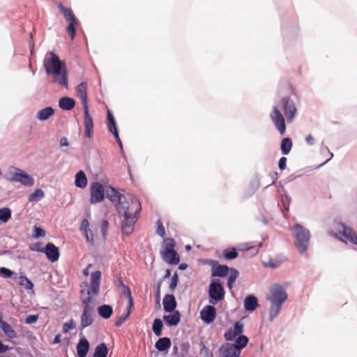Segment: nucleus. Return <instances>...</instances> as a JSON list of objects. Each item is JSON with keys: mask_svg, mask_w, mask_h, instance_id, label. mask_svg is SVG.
Wrapping results in <instances>:
<instances>
[{"mask_svg": "<svg viewBox=\"0 0 357 357\" xmlns=\"http://www.w3.org/2000/svg\"><path fill=\"white\" fill-rule=\"evenodd\" d=\"M101 272L97 271L91 274L90 283L83 282L81 284L80 297L83 305V312L81 316V326L84 328L93 322V298L100 291Z\"/></svg>", "mask_w": 357, "mask_h": 357, "instance_id": "obj_1", "label": "nucleus"}, {"mask_svg": "<svg viewBox=\"0 0 357 357\" xmlns=\"http://www.w3.org/2000/svg\"><path fill=\"white\" fill-rule=\"evenodd\" d=\"M116 210L121 219V231L126 236L131 234L139 218L142 210L140 202L133 196L126 197L116 204Z\"/></svg>", "mask_w": 357, "mask_h": 357, "instance_id": "obj_2", "label": "nucleus"}, {"mask_svg": "<svg viewBox=\"0 0 357 357\" xmlns=\"http://www.w3.org/2000/svg\"><path fill=\"white\" fill-rule=\"evenodd\" d=\"M43 66L47 75L53 77L52 82L68 88V73L66 66L59 56L53 53H48L43 61Z\"/></svg>", "mask_w": 357, "mask_h": 357, "instance_id": "obj_3", "label": "nucleus"}, {"mask_svg": "<svg viewBox=\"0 0 357 357\" xmlns=\"http://www.w3.org/2000/svg\"><path fill=\"white\" fill-rule=\"evenodd\" d=\"M267 299L271 303L269 320L272 321L279 315L282 304L287 299V294L282 286L275 285L271 289Z\"/></svg>", "mask_w": 357, "mask_h": 357, "instance_id": "obj_4", "label": "nucleus"}, {"mask_svg": "<svg viewBox=\"0 0 357 357\" xmlns=\"http://www.w3.org/2000/svg\"><path fill=\"white\" fill-rule=\"evenodd\" d=\"M77 96L79 98L82 105L84 107V126L85 129L84 135L86 137L91 138L93 135V121L92 116L89 114L88 100H87V84L82 82L76 89Z\"/></svg>", "mask_w": 357, "mask_h": 357, "instance_id": "obj_5", "label": "nucleus"}, {"mask_svg": "<svg viewBox=\"0 0 357 357\" xmlns=\"http://www.w3.org/2000/svg\"><path fill=\"white\" fill-rule=\"evenodd\" d=\"M292 232L297 250L301 254H304L308 248L311 237L310 231L297 223L294 225Z\"/></svg>", "mask_w": 357, "mask_h": 357, "instance_id": "obj_6", "label": "nucleus"}, {"mask_svg": "<svg viewBox=\"0 0 357 357\" xmlns=\"http://www.w3.org/2000/svg\"><path fill=\"white\" fill-rule=\"evenodd\" d=\"M175 241L172 238L164 240V248L160 252L162 259L169 264H178L180 261L178 254L174 250Z\"/></svg>", "mask_w": 357, "mask_h": 357, "instance_id": "obj_7", "label": "nucleus"}, {"mask_svg": "<svg viewBox=\"0 0 357 357\" xmlns=\"http://www.w3.org/2000/svg\"><path fill=\"white\" fill-rule=\"evenodd\" d=\"M59 11L63 15L65 20L68 22L66 31L71 40H73L76 35V26L79 24V20L70 8H66L63 3L58 4Z\"/></svg>", "mask_w": 357, "mask_h": 357, "instance_id": "obj_8", "label": "nucleus"}, {"mask_svg": "<svg viewBox=\"0 0 357 357\" xmlns=\"http://www.w3.org/2000/svg\"><path fill=\"white\" fill-rule=\"evenodd\" d=\"M209 303L215 305L225 298V290L220 280H213L208 288Z\"/></svg>", "mask_w": 357, "mask_h": 357, "instance_id": "obj_9", "label": "nucleus"}, {"mask_svg": "<svg viewBox=\"0 0 357 357\" xmlns=\"http://www.w3.org/2000/svg\"><path fill=\"white\" fill-rule=\"evenodd\" d=\"M8 174L10 176L9 180L13 182H20L26 186H32L34 183L33 178L17 168H12Z\"/></svg>", "mask_w": 357, "mask_h": 357, "instance_id": "obj_10", "label": "nucleus"}, {"mask_svg": "<svg viewBox=\"0 0 357 357\" xmlns=\"http://www.w3.org/2000/svg\"><path fill=\"white\" fill-rule=\"evenodd\" d=\"M280 103L287 121L291 122L297 112L294 101L289 97H284L281 99Z\"/></svg>", "mask_w": 357, "mask_h": 357, "instance_id": "obj_11", "label": "nucleus"}, {"mask_svg": "<svg viewBox=\"0 0 357 357\" xmlns=\"http://www.w3.org/2000/svg\"><path fill=\"white\" fill-rule=\"evenodd\" d=\"M270 118L277 130L282 135H284L286 130L285 121L278 107H273V112L270 114Z\"/></svg>", "mask_w": 357, "mask_h": 357, "instance_id": "obj_12", "label": "nucleus"}, {"mask_svg": "<svg viewBox=\"0 0 357 357\" xmlns=\"http://www.w3.org/2000/svg\"><path fill=\"white\" fill-rule=\"evenodd\" d=\"M121 287L122 294L128 299L129 306L127 313L126 314L122 315L116 321L115 326L117 327L121 326L122 324L127 319V318L129 317L130 314L131 309L133 307V301L130 288L127 285L124 284L123 282H121Z\"/></svg>", "mask_w": 357, "mask_h": 357, "instance_id": "obj_13", "label": "nucleus"}, {"mask_svg": "<svg viewBox=\"0 0 357 357\" xmlns=\"http://www.w3.org/2000/svg\"><path fill=\"white\" fill-rule=\"evenodd\" d=\"M90 203H99L104 199V188L102 185L99 182H94L90 186Z\"/></svg>", "mask_w": 357, "mask_h": 357, "instance_id": "obj_14", "label": "nucleus"}, {"mask_svg": "<svg viewBox=\"0 0 357 357\" xmlns=\"http://www.w3.org/2000/svg\"><path fill=\"white\" fill-rule=\"evenodd\" d=\"M38 251L44 252L47 259L52 261L55 262L59 258V251L58 248L52 243H48L45 248L37 249Z\"/></svg>", "mask_w": 357, "mask_h": 357, "instance_id": "obj_15", "label": "nucleus"}, {"mask_svg": "<svg viewBox=\"0 0 357 357\" xmlns=\"http://www.w3.org/2000/svg\"><path fill=\"white\" fill-rule=\"evenodd\" d=\"M241 351L233 344L226 343L219 349L218 357H239Z\"/></svg>", "mask_w": 357, "mask_h": 357, "instance_id": "obj_16", "label": "nucleus"}, {"mask_svg": "<svg viewBox=\"0 0 357 357\" xmlns=\"http://www.w3.org/2000/svg\"><path fill=\"white\" fill-rule=\"evenodd\" d=\"M216 317V310L212 305L205 306L200 312V317L206 324H211Z\"/></svg>", "mask_w": 357, "mask_h": 357, "instance_id": "obj_17", "label": "nucleus"}, {"mask_svg": "<svg viewBox=\"0 0 357 357\" xmlns=\"http://www.w3.org/2000/svg\"><path fill=\"white\" fill-rule=\"evenodd\" d=\"M107 128L109 130V132H111L114 135L119 146L122 147V142L120 139V137H119L117 129H116V125L114 118L109 110L107 111Z\"/></svg>", "mask_w": 357, "mask_h": 357, "instance_id": "obj_18", "label": "nucleus"}, {"mask_svg": "<svg viewBox=\"0 0 357 357\" xmlns=\"http://www.w3.org/2000/svg\"><path fill=\"white\" fill-rule=\"evenodd\" d=\"M243 331V324L239 321L236 322L234 328H230L225 333V337L227 341L233 340L236 337L240 336Z\"/></svg>", "mask_w": 357, "mask_h": 357, "instance_id": "obj_19", "label": "nucleus"}, {"mask_svg": "<svg viewBox=\"0 0 357 357\" xmlns=\"http://www.w3.org/2000/svg\"><path fill=\"white\" fill-rule=\"evenodd\" d=\"M163 308L167 312H172L176 307V301L172 294H166L163 298Z\"/></svg>", "mask_w": 357, "mask_h": 357, "instance_id": "obj_20", "label": "nucleus"}, {"mask_svg": "<svg viewBox=\"0 0 357 357\" xmlns=\"http://www.w3.org/2000/svg\"><path fill=\"white\" fill-rule=\"evenodd\" d=\"M171 314L164 315L163 320L169 326H177L181 321V313L178 310L172 312Z\"/></svg>", "mask_w": 357, "mask_h": 357, "instance_id": "obj_21", "label": "nucleus"}, {"mask_svg": "<svg viewBox=\"0 0 357 357\" xmlns=\"http://www.w3.org/2000/svg\"><path fill=\"white\" fill-rule=\"evenodd\" d=\"M89 349V341L84 337L81 338L77 345V354L78 357H86Z\"/></svg>", "mask_w": 357, "mask_h": 357, "instance_id": "obj_22", "label": "nucleus"}, {"mask_svg": "<svg viewBox=\"0 0 357 357\" xmlns=\"http://www.w3.org/2000/svg\"><path fill=\"white\" fill-rule=\"evenodd\" d=\"M258 306V300L252 295L248 296L244 301V307L247 311L252 312Z\"/></svg>", "mask_w": 357, "mask_h": 357, "instance_id": "obj_23", "label": "nucleus"}, {"mask_svg": "<svg viewBox=\"0 0 357 357\" xmlns=\"http://www.w3.org/2000/svg\"><path fill=\"white\" fill-rule=\"evenodd\" d=\"M75 105V101L69 97H63L59 100V106L63 110H70Z\"/></svg>", "mask_w": 357, "mask_h": 357, "instance_id": "obj_24", "label": "nucleus"}, {"mask_svg": "<svg viewBox=\"0 0 357 357\" xmlns=\"http://www.w3.org/2000/svg\"><path fill=\"white\" fill-rule=\"evenodd\" d=\"M342 235L351 243L357 245V233L351 228L342 225Z\"/></svg>", "mask_w": 357, "mask_h": 357, "instance_id": "obj_25", "label": "nucleus"}, {"mask_svg": "<svg viewBox=\"0 0 357 357\" xmlns=\"http://www.w3.org/2000/svg\"><path fill=\"white\" fill-rule=\"evenodd\" d=\"M107 196L111 202L115 203V205L126 198L113 188H111V189L107 191Z\"/></svg>", "mask_w": 357, "mask_h": 357, "instance_id": "obj_26", "label": "nucleus"}, {"mask_svg": "<svg viewBox=\"0 0 357 357\" xmlns=\"http://www.w3.org/2000/svg\"><path fill=\"white\" fill-rule=\"evenodd\" d=\"M231 268L226 265H218L212 268V276L213 277H225L226 276Z\"/></svg>", "mask_w": 357, "mask_h": 357, "instance_id": "obj_27", "label": "nucleus"}, {"mask_svg": "<svg viewBox=\"0 0 357 357\" xmlns=\"http://www.w3.org/2000/svg\"><path fill=\"white\" fill-rule=\"evenodd\" d=\"M0 327L3 332L5 333V335L10 338L14 339L17 337L16 332L13 329L11 326L8 324L7 322L2 321L0 322Z\"/></svg>", "mask_w": 357, "mask_h": 357, "instance_id": "obj_28", "label": "nucleus"}, {"mask_svg": "<svg viewBox=\"0 0 357 357\" xmlns=\"http://www.w3.org/2000/svg\"><path fill=\"white\" fill-rule=\"evenodd\" d=\"M54 113V109L52 107H45L37 112L36 117L40 121H45L50 119Z\"/></svg>", "mask_w": 357, "mask_h": 357, "instance_id": "obj_29", "label": "nucleus"}, {"mask_svg": "<svg viewBox=\"0 0 357 357\" xmlns=\"http://www.w3.org/2000/svg\"><path fill=\"white\" fill-rule=\"evenodd\" d=\"M75 184L80 188H84L86 186L87 178L83 171L80 170L76 174Z\"/></svg>", "mask_w": 357, "mask_h": 357, "instance_id": "obj_30", "label": "nucleus"}, {"mask_svg": "<svg viewBox=\"0 0 357 357\" xmlns=\"http://www.w3.org/2000/svg\"><path fill=\"white\" fill-rule=\"evenodd\" d=\"M155 347L160 351H166L171 347V340L169 337H161L156 342Z\"/></svg>", "mask_w": 357, "mask_h": 357, "instance_id": "obj_31", "label": "nucleus"}, {"mask_svg": "<svg viewBox=\"0 0 357 357\" xmlns=\"http://www.w3.org/2000/svg\"><path fill=\"white\" fill-rule=\"evenodd\" d=\"M98 312L102 318L109 319L113 313V309L110 305H103L98 308Z\"/></svg>", "mask_w": 357, "mask_h": 357, "instance_id": "obj_32", "label": "nucleus"}, {"mask_svg": "<svg viewBox=\"0 0 357 357\" xmlns=\"http://www.w3.org/2000/svg\"><path fill=\"white\" fill-rule=\"evenodd\" d=\"M108 349L105 343L98 344L94 351L93 357H106Z\"/></svg>", "mask_w": 357, "mask_h": 357, "instance_id": "obj_33", "label": "nucleus"}, {"mask_svg": "<svg viewBox=\"0 0 357 357\" xmlns=\"http://www.w3.org/2000/svg\"><path fill=\"white\" fill-rule=\"evenodd\" d=\"M292 148V142L290 138H284L281 143V151L284 155H287Z\"/></svg>", "mask_w": 357, "mask_h": 357, "instance_id": "obj_34", "label": "nucleus"}, {"mask_svg": "<svg viewBox=\"0 0 357 357\" xmlns=\"http://www.w3.org/2000/svg\"><path fill=\"white\" fill-rule=\"evenodd\" d=\"M11 218V211L9 208H0V221L3 223L7 222Z\"/></svg>", "mask_w": 357, "mask_h": 357, "instance_id": "obj_35", "label": "nucleus"}, {"mask_svg": "<svg viewBox=\"0 0 357 357\" xmlns=\"http://www.w3.org/2000/svg\"><path fill=\"white\" fill-rule=\"evenodd\" d=\"M18 280L19 285L23 287L24 289L27 290L33 289V284L26 276H20Z\"/></svg>", "mask_w": 357, "mask_h": 357, "instance_id": "obj_36", "label": "nucleus"}, {"mask_svg": "<svg viewBox=\"0 0 357 357\" xmlns=\"http://www.w3.org/2000/svg\"><path fill=\"white\" fill-rule=\"evenodd\" d=\"M248 342V338L245 335H240L236 340V344H233L234 346L238 349L241 352V349L244 348Z\"/></svg>", "mask_w": 357, "mask_h": 357, "instance_id": "obj_37", "label": "nucleus"}, {"mask_svg": "<svg viewBox=\"0 0 357 357\" xmlns=\"http://www.w3.org/2000/svg\"><path fill=\"white\" fill-rule=\"evenodd\" d=\"M238 274L239 273L236 269L233 268L230 269V274L227 282V287L229 289H232L233 284L235 282L236 278H238Z\"/></svg>", "mask_w": 357, "mask_h": 357, "instance_id": "obj_38", "label": "nucleus"}, {"mask_svg": "<svg viewBox=\"0 0 357 357\" xmlns=\"http://www.w3.org/2000/svg\"><path fill=\"white\" fill-rule=\"evenodd\" d=\"M222 255H223V257L225 259H226L227 260H231V259H236L238 257V253L237 252V251L235 248H231L225 250L223 251Z\"/></svg>", "mask_w": 357, "mask_h": 357, "instance_id": "obj_39", "label": "nucleus"}, {"mask_svg": "<svg viewBox=\"0 0 357 357\" xmlns=\"http://www.w3.org/2000/svg\"><path fill=\"white\" fill-rule=\"evenodd\" d=\"M81 230L84 232V235L87 242L93 243V238H89L88 236V229H89V222L86 219H84L81 222Z\"/></svg>", "mask_w": 357, "mask_h": 357, "instance_id": "obj_40", "label": "nucleus"}, {"mask_svg": "<svg viewBox=\"0 0 357 357\" xmlns=\"http://www.w3.org/2000/svg\"><path fill=\"white\" fill-rule=\"evenodd\" d=\"M163 324L160 319H155L153 324V331L157 336H160L162 334Z\"/></svg>", "mask_w": 357, "mask_h": 357, "instance_id": "obj_41", "label": "nucleus"}, {"mask_svg": "<svg viewBox=\"0 0 357 357\" xmlns=\"http://www.w3.org/2000/svg\"><path fill=\"white\" fill-rule=\"evenodd\" d=\"M44 197V192L41 189H36L29 196V202H36L41 199Z\"/></svg>", "mask_w": 357, "mask_h": 357, "instance_id": "obj_42", "label": "nucleus"}, {"mask_svg": "<svg viewBox=\"0 0 357 357\" xmlns=\"http://www.w3.org/2000/svg\"><path fill=\"white\" fill-rule=\"evenodd\" d=\"M178 283V275L176 272L174 273L173 276L171 278V282L169 284V288L171 291H174Z\"/></svg>", "mask_w": 357, "mask_h": 357, "instance_id": "obj_43", "label": "nucleus"}, {"mask_svg": "<svg viewBox=\"0 0 357 357\" xmlns=\"http://www.w3.org/2000/svg\"><path fill=\"white\" fill-rule=\"evenodd\" d=\"M156 225H157V234L162 237V238H165V227L162 225V222L160 220H158L156 222Z\"/></svg>", "mask_w": 357, "mask_h": 357, "instance_id": "obj_44", "label": "nucleus"}, {"mask_svg": "<svg viewBox=\"0 0 357 357\" xmlns=\"http://www.w3.org/2000/svg\"><path fill=\"white\" fill-rule=\"evenodd\" d=\"M75 328L74 321L71 319L69 322L64 323L63 325V333H68L70 330Z\"/></svg>", "mask_w": 357, "mask_h": 357, "instance_id": "obj_45", "label": "nucleus"}, {"mask_svg": "<svg viewBox=\"0 0 357 357\" xmlns=\"http://www.w3.org/2000/svg\"><path fill=\"white\" fill-rule=\"evenodd\" d=\"M162 284V280L159 281L157 284V291L155 294L156 298V304L158 305V307H160V287Z\"/></svg>", "mask_w": 357, "mask_h": 357, "instance_id": "obj_46", "label": "nucleus"}, {"mask_svg": "<svg viewBox=\"0 0 357 357\" xmlns=\"http://www.w3.org/2000/svg\"><path fill=\"white\" fill-rule=\"evenodd\" d=\"M0 275L5 278H10L13 275V272L10 269L2 267L0 268Z\"/></svg>", "mask_w": 357, "mask_h": 357, "instance_id": "obj_47", "label": "nucleus"}, {"mask_svg": "<svg viewBox=\"0 0 357 357\" xmlns=\"http://www.w3.org/2000/svg\"><path fill=\"white\" fill-rule=\"evenodd\" d=\"M38 314H32L26 317L25 319L26 324H31L36 323L38 319Z\"/></svg>", "mask_w": 357, "mask_h": 357, "instance_id": "obj_48", "label": "nucleus"}, {"mask_svg": "<svg viewBox=\"0 0 357 357\" xmlns=\"http://www.w3.org/2000/svg\"><path fill=\"white\" fill-rule=\"evenodd\" d=\"M45 236V231L44 229L40 227H35V234L34 236L36 238L44 237Z\"/></svg>", "mask_w": 357, "mask_h": 357, "instance_id": "obj_49", "label": "nucleus"}, {"mask_svg": "<svg viewBox=\"0 0 357 357\" xmlns=\"http://www.w3.org/2000/svg\"><path fill=\"white\" fill-rule=\"evenodd\" d=\"M287 165V158L285 157H282L278 163L279 168L281 170H284L286 168Z\"/></svg>", "mask_w": 357, "mask_h": 357, "instance_id": "obj_50", "label": "nucleus"}, {"mask_svg": "<svg viewBox=\"0 0 357 357\" xmlns=\"http://www.w3.org/2000/svg\"><path fill=\"white\" fill-rule=\"evenodd\" d=\"M60 146H68V141L66 137H63L60 139Z\"/></svg>", "mask_w": 357, "mask_h": 357, "instance_id": "obj_51", "label": "nucleus"}, {"mask_svg": "<svg viewBox=\"0 0 357 357\" xmlns=\"http://www.w3.org/2000/svg\"><path fill=\"white\" fill-rule=\"evenodd\" d=\"M9 349L8 347L6 345H4L1 341H0V354H3L8 351Z\"/></svg>", "mask_w": 357, "mask_h": 357, "instance_id": "obj_52", "label": "nucleus"}, {"mask_svg": "<svg viewBox=\"0 0 357 357\" xmlns=\"http://www.w3.org/2000/svg\"><path fill=\"white\" fill-rule=\"evenodd\" d=\"M61 334H57L55 336V337H54V340L52 342V344H58V343H59L61 342Z\"/></svg>", "mask_w": 357, "mask_h": 357, "instance_id": "obj_53", "label": "nucleus"}, {"mask_svg": "<svg viewBox=\"0 0 357 357\" xmlns=\"http://www.w3.org/2000/svg\"><path fill=\"white\" fill-rule=\"evenodd\" d=\"M306 142L308 144L312 145L314 144V138L310 135L306 137Z\"/></svg>", "mask_w": 357, "mask_h": 357, "instance_id": "obj_54", "label": "nucleus"}, {"mask_svg": "<svg viewBox=\"0 0 357 357\" xmlns=\"http://www.w3.org/2000/svg\"><path fill=\"white\" fill-rule=\"evenodd\" d=\"M91 267V264H89L87 266V267L83 271V274L85 275V276H88L89 275V268Z\"/></svg>", "mask_w": 357, "mask_h": 357, "instance_id": "obj_55", "label": "nucleus"}, {"mask_svg": "<svg viewBox=\"0 0 357 357\" xmlns=\"http://www.w3.org/2000/svg\"><path fill=\"white\" fill-rule=\"evenodd\" d=\"M254 247H255V246H254V245H252L251 244V243H246V244L245 245V247L243 248V250H250V249L253 248Z\"/></svg>", "mask_w": 357, "mask_h": 357, "instance_id": "obj_56", "label": "nucleus"}, {"mask_svg": "<svg viewBox=\"0 0 357 357\" xmlns=\"http://www.w3.org/2000/svg\"><path fill=\"white\" fill-rule=\"evenodd\" d=\"M200 345L202 347H201V353H202L203 351L208 352V349L206 348V345L203 342H201Z\"/></svg>", "mask_w": 357, "mask_h": 357, "instance_id": "obj_57", "label": "nucleus"}, {"mask_svg": "<svg viewBox=\"0 0 357 357\" xmlns=\"http://www.w3.org/2000/svg\"><path fill=\"white\" fill-rule=\"evenodd\" d=\"M170 275H171V271L169 269H167L166 271L165 275H164V279L169 278L170 276Z\"/></svg>", "mask_w": 357, "mask_h": 357, "instance_id": "obj_58", "label": "nucleus"}, {"mask_svg": "<svg viewBox=\"0 0 357 357\" xmlns=\"http://www.w3.org/2000/svg\"><path fill=\"white\" fill-rule=\"evenodd\" d=\"M186 266H186V264H180V266H179V268H180V269H181V270H183V269H185V268H186Z\"/></svg>", "mask_w": 357, "mask_h": 357, "instance_id": "obj_59", "label": "nucleus"}, {"mask_svg": "<svg viewBox=\"0 0 357 357\" xmlns=\"http://www.w3.org/2000/svg\"><path fill=\"white\" fill-rule=\"evenodd\" d=\"M88 236H89L90 238H93L92 232H91V231L90 229H88Z\"/></svg>", "mask_w": 357, "mask_h": 357, "instance_id": "obj_60", "label": "nucleus"}, {"mask_svg": "<svg viewBox=\"0 0 357 357\" xmlns=\"http://www.w3.org/2000/svg\"><path fill=\"white\" fill-rule=\"evenodd\" d=\"M190 248H190V245H187V246H186V249L190 250Z\"/></svg>", "mask_w": 357, "mask_h": 357, "instance_id": "obj_61", "label": "nucleus"}, {"mask_svg": "<svg viewBox=\"0 0 357 357\" xmlns=\"http://www.w3.org/2000/svg\"><path fill=\"white\" fill-rule=\"evenodd\" d=\"M104 224H105V226H107V225H108V223H107V221H105V222H104Z\"/></svg>", "mask_w": 357, "mask_h": 357, "instance_id": "obj_62", "label": "nucleus"}, {"mask_svg": "<svg viewBox=\"0 0 357 357\" xmlns=\"http://www.w3.org/2000/svg\"><path fill=\"white\" fill-rule=\"evenodd\" d=\"M261 245H262V243H260L259 244V247H261Z\"/></svg>", "mask_w": 357, "mask_h": 357, "instance_id": "obj_63", "label": "nucleus"}, {"mask_svg": "<svg viewBox=\"0 0 357 357\" xmlns=\"http://www.w3.org/2000/svg\"><path fill=\"white\" fill-rule=\"evenodd\" d=\"M271 266L272 268H274V267H275V266H274V265H272V264L271 265Z\"/></svg>", "mask_w": 357, "mask_h": 357, "instance_id": "obj_64", "label": "nucleus"}]
</instances>
